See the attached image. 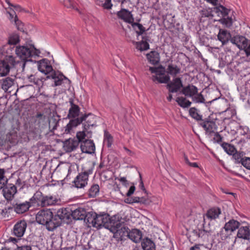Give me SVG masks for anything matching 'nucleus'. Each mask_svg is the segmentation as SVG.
I'll list each match as a JSON object with an SVG mask.
<instances>
[{
  "instance_id": "f257e3e1",
  "label": "nucleus",
  "mask_w": 250,
  "mask_h": 250,
  "mask_svg": "<svg viewBox=\"0 0 250 250\" xmlns=\"http://www.w3.org/2000/svg\"><path fill=\"white\" fill-rule=\"evenodd\" d=\"M86 219L88 225H91L98 229L102 227L108 228L110 223L109 215L105 213L98 214L95 212H88Z\"/></svg>"
},
{
  "instance_id": "f03ea898",
  "label": "nucleus",
  "mask_w": 250,
  "mask_h": 250,
  "mask_svg": "<svg viewBox=\"0 0 250 250\" xmlns=\"http://www.w3.org/2000/svg\"><path fill=\"white\" fill-rule=\"evenodd\" d=\"M54 215L49 209L40 210L36 214L37 222L43 225H45L46 229L49 231H53L56 229L55 222L53 221Z\"/></svg>"
},
{
  "instance_id": "7ed1b4c3",
  "label": "nucleus",
  "mask_w": 250,
  "mask_h": 250,
  "mask_svg": "<svg viewBox=\"0 0 250 250\" xmlns=\"http://www.w3.org/2000/svg\"><path fill=\"white\" fill-rule=\"evenodd\" d=\"M15 52L18 57L23 61H28V59L37 55L39 52L33 45H22L16 47Z\"/></svg>"
},
{
  "instance_id": "20e7f679",
  "label": "nucleus",
  "mask_w": 250,
  "mask_h": 250,
  "mask_svg": "<svg viewBox=\"0 0 250 250\" xmlns=\"http://www.w3.org/2000/svg\"><path fill=\"white\" fill-rule=\"evenodd\" d=\"M149 70L155 75L152 76V80L153 82H157L159 83H167L170 78L166 75V70L162 66L159 67H149Z\"/></svg>"
},
{
  "instance_id": "39448f33",
  "label": "nucleus",
  "mask_w": 250,
  "mask_h": 250,
  "mask_svg": "<svg viewBox=\"0 0 250 250\" xmlns=\"http://www.w3.org/2000/svg\"><path fill=\"white\" fill-rule=\"evenodd\" d=\"M216 119H211L210 116L202 120L199 125L206 131V134L208 135L215 133L217 130V126L215 123Z\"/></svg>"
},
{
  "instance_id": "423d86ee",
  "label": "nucleus",
  "mask_w": 250,
  "mask_h": 250,
  "mask_svg": "<svg viewBox=\"0 0 250 250\" xmlns=\"http://www.w3.org/2000/svg\"><path fill=\"white\" fill-rule=\"evenodd\" d=\"M92 172V170H88L87 171L79 173L73 182L74 186L78 188H84L87 185L88 176Z\"/></svg>"
},
{
  "instance_id": "0eeeda50",
  "label": "nucleus",
  "mask_w": 250,
  "mask_h": 250,
  "mask_svg": "<svg viewBox=\"0 0 250 250\" xmlns=\"http://www.w3.org/2000/svg\"><path fill=\"white\" fill-rule=\"evenodd\" d=\"M88 116H83L79 118L71 120L67 125L64 127V133H71L73 131V128L76 127L79 125H80L83 120H85Z\"/></svg>"
},
{
  "instance_id": "6e6552de",
  "label": "nucleus",
  "mask_w": 250,
  "mask_h": 250,
  "mask_svg": "<svg viewBox=\"0 0 250 250\" xmlns=\"http://www.w3.org/2000/svg\"><path fill=\"white\" fill-rule=\"evenodd\" d=\"M27 228V223L24 220L17 222L13 228V234L18 237H22Z\"/></svg>"
},
{
  "instance_id": "1a4fd4ad",
  "label": "nucleus",
  "mask_w": 250,
  "mask_h": 250,
  "mask_svg": "<svg viewBox=\"0 0 250 250\" xmlns=\"http://www.w3.org/2000/svg\"><path fill=\"white\" fill-rule=\"evenodd\" d=\"M2 188L3 194L5 198L7 200H12L17 193V187L12 184H8Z\"/></svg>"
},
{
  "instance_id": "9d476101",
  "label": "nucleus",
  "mask_w": 250,
  "mask_h": 250,
  "mask_svg": "<svg viewBox=\"0 0 250 250\" xmlns=\"http://www.w3.org/2000/svg\"><path fill=\"white\" fill-rule=\"evenodd\" d=\"M238 238H242L244 240L250 239V227L249 226L239 227L236 236L233 242L235 244Z\"/></svg>"
},
{
  "instance_id": "9b49d317",
  "label": "nucleus",
  "mask_w": 250,
  "mask_h": 250,
  "mask_svg": "<svg viewBox=\"0 0 250 250\" xmlns=\"http://www.w3.org/2000/svg\"><path fill=\"white\" fill-rule=\"evenodd\" d=\"M47 79H52L54 80V84L53 86H57L62 84L64 81L67 82L69 83L70 81L62 74L58 73L56 72H53L49 75L47 76Z\"/></svg>"
},
{
  "instance_id": "f8f14e48",
  "label": "nucleus",
  "mask_w": 250,
  "mask_h": 250,
  "mask_svg": "<svg viewBox=\"0 0 250 250\" xmlns=\"http://www.w3.org/2000/svg\"><path fill=\"white\" fill-rule=\"evenodd\" d=\"M117 15L119 19L123 20L127 23L131 24L134 21L131 12L129 11L125 8H121V9L117 12Z\"/></svg>"
},
{
  "instance_id": "ddd939ff",
  "label": "nucleus",
  "mask_w": 250,
  "mask_h": 250,
  "mask_svg": "<svg viewBox=\"0 0 250 250\" xmlns=\"http://www.w3.org/2000/svg\"><path fill=\"white\" fill-rule=\"evenodd\" d=\"M38 68L40 71L45 75H49L52 72H55L48 61L45 59L38 62Z\"/></svg>"
},
{
  "instance_id": "4468645a",
  "label": "nucleus",
  "mask_w": 250,
  "mask_h": 250,
  "mask_svg": "<svg viewBox=\"0 0 250 250\" xmlns=\"http://www.w3.org/2000/svg\"><path fill=\"white\" fill-rule=\"evenodd\" d=\"M230 41L232 44L236 45L239 49L243 50L244 48H246L249 40L244 36L237 35L232 37Z\"/></svg>"
},
{
  "instance_id": "2eb2a0df",
  "label": "nucleus",
  "mask_w": 250,
  "mask_h": 250,
  "mask_svg": "<svg viewBox=\"0 0 250 250\" xmlns=\"http://www.w3.org/2000/svg\"><path fill=\"white\" fill-rule=\"evenodd\" d=\"M31 206L32 205L30 201H25L22 203L17 202L13 205V208L17 213L22 214L27 211Z\"/></svg>"
},
{
  "instance_id": "dca6fc26",
  "label": "nucleus",
  "mask_w": 250,
  "mask_h": 250,
  "mask_svg": "<svg viewBox=\"0 0 250 250\" xmlns=\"http://www.w3.org/2000/svg\"><path fill=\"white\" fill-rule=\"evenodd\" d=\"M167 87L169 92L170 93L177 92L182 87H184L182 81L180 78L173 79L172 81L167 84Z\"/></svg>"
},
{
  "instance_id": "f3484780",
  "label": "nucleus",
  "mask_w": 250,
  "mask_h": 250,
  "mask_svg": "<svg viewBox=\"0 0 250 250\" xmlns=\"http://www.w3.org/2000/svg\"><path fill=\"white\" fill-rule=\"evenodd\" d=\"M69 215L65 208H61L58 210L57 214L54 215L53 221L55 222L56 228L61 225L62 221L68 218Z\"/></svg>"
},
{
  "instance_id": "a211bd4d",
  "label": "nucleus",
  "mask_w": 250,
  "mask_h": 250,
  "mask_svg": "<svg viewBox=\"0 0 250 250\" xmlns=\"http://www.w3.org/2000/svg\"><path fill=\"white\" fill-rule=\"evenodd\" d=\"M81 148L83 153L92 154L95 152V146L92 141L85 140L81 144Z\"/></svg>"
},
{
  "instance_id": "6ab92c4d",
  "label": "nucleus",
  "mask_w": 250,
  "mask_h": 250,
  "mask_svg": "<svg viewBox=\"0 0 250 250\" xmlns=\"http://www.w3.org/2000/svg\"><path fill=\"white\" fill-rule=\"evenodd\" d=\"M87 212L83 208H79L72 211L71 215L75 220H83L87 223Z\"/></svg>"
},
{
  "instance_id": "aec40b11",
  "label": "nucleus",
  "mask_w": 250,
  "mask_h": 250,
  "mask_svg": "<svg viewBox=\"0 0 250 250\" xmlns=\"http://www.w3.org/2000/svg\"><path fill=\"white\" fill-rule=\"evenodd\" d=\"M44 196L41 191H36L32 197L30 199L32 206L36 205L38 206L43 207Z\"/></svg>"
},
{
  "instance_id": "412c9836",
  "label": "nucleus",
  "mask_w": 250,
  "mask_h": 250,
  "mask_svg": "<svg viewBox=\"0 0 250 250\" xmlns=\"http://www.w3.org/2000/svg\"><path fill=\"white\" fill-rule=\"evenodd\" d=\"M70 107L69 108L67 117L70 118H78L80 113V107L77 104L73 103V100L70 99L69 101Z\"/></svg>"
},
{
  "instance_id": "4be33fe9",
  "label": "nucleus",
  "mask_w": 250,
  "mask_h": 250,
  "mask_svg": "<svg viewBox=\"0 0 250 250\" xmlns=\"http://www.w3.org/2000/svg\"><path fill=\"white\" fill-rule=\"evenodd\" d=\"M198 91V89L195 86L192 84H188L183 87L181 93L186 97L192 98L197 93Z\"/></svg>"
},
{
  "instance_id": "5701e85b",
  "label": "nucleus",
  "mask_w": 250,
  "mask_h": 250,
  "mask_svg": "<svg viewBox=\"0 0 250 250\" xmlns=\"http://www.w3.org/2000/svg\"><path fill=\"white\" fill-rule=\"evenodd\" d=\"M79 142L75 139H69L63 143V147L67 152H71L78 146Z\"/></svg>"
},
{
  "instance_id": "b1692460",
  "label": "nucleus",
  "mask_w": 250,
  "mask_h": 250,
  "mask_svg": "<svg viewBox=\"0 0 250 250\" xmlns=\"http://www.w3.org/2000/svg\"><path fill=\"white\" fill-rule=\"evenodd\" d=\"M128 237L135 243H138L142 237V232L137 229H133L127 234Z\"/></svg>"
},
{
  "instance_id": "393cba45",
  "label": "nucleus",
  "mask_w": 250,
  "mask_h": 250,
  "mask_svg": "<svg viewBox=\"0 0 250 250\" xmlns=\"http://www.w3.org/2000/svg\"><path fill=\"white\" fill-rule=\"evenodd\" d=\"M132 42L136 48L141 51L146 50L149 49V44L146 42L144 37L142 38L141 42H135L134 41H130Z\"/></svg>"
},
{
  "instance_id": "a878e982",
  "label": "nucleus",
  "mask_w": 250,
  "mask_h": 250,
  "mask_svg": "<svg viewBox=\"0 0 250 250\" xmlns=\"http://www.w3.org/2000/svg\"><path fill=\"white\" fill-rule=\"evenodd\" d=\"M218 39L222 42L223 44H226L231 38L230 34L226 30L220 29L217 36Z\"/></svg>"
},
{
  "instance_id": "bb28decb",
  "label": "nucleus",
  "mask_w": 250,
  "mask_h": 250,
  "mask_svg": "<svg viewBox=\"0 0 250 250\" xmlns=\"http://www.w3.org/2000/svg\"><path fill=\"white\" fill-rule=\"evenodd\" d=\"M221 212V211L220 208H212L207 211L206 216H204V218L205 217L206 220L207 218L210 220H214L219 217Z\"/></svg>"
},
{
  "instance_id": "cd10ccee",
  "label": "nucleus",
  "mask_w": 250,
  "mask_h": 250,
  "mask_svg": "<svg viewBox=\"0 0 250 250\" xmlns=\"http://www.w3.org/2000/svg\"><path fill=\"white\" fill-rule=\"evenodd\" d=\"M240 225V223L237 220L230 219L228 222L226 223L224 227L233 232L237 229H238Z\"/></svg>"
},
{
  "instance_id": "c85d7f7f",
  "label": "nucleus",
  "mask_w": 250,
  "mask_h": 250,
  "mask_svg": "<svg viewBox=\"0 0 250 250\" xmlns=\"http://www.w3.org/2000/svg\"><path fill=\"white\" fill-rule=\"evenodd\" d=\"M146 56L149 62L152 64H157L160 61L159 54L156 51H151Z\"/></svg>"
},
{
  "instance_id": "c756f323",
  "label": "nucleus",
  "mask_w": 250,
  "mask_h": 250,
  "mask_svg": "<svg viewBox=\"0 0 250 250\" xmlns=\"http://www.w3.org/2000/svg\"><path fill=\"white\" fill-rule=\"evenodd\" d=\"M206 223V218H204L203 229L194 230V232L199 237H203L204 236H208L211 234V230L210 229H206L205 225Z\"/></svg>"
},
{
  "instance_id": "7c9ffc66",
  "label": "nucleus",
  "mask_w": 250,
  "mask_h": 250,
  "mask_svg": "<svg viewBox=\"0 0 250 250\" xmlns=\"http://www.w3.org/2000/svg\"><path fill=\"white\" fill-rule=\"evenodd\" d=\"M125 203L129 204H132L133 203H141L145 204L147 203V200L144 197H133L126 198L125 200Z\"/></svg>"
},
{
  "instance_id": "2f4dec72",
  "label": "nucleus",
  "mask_w": 250,
  "mask_h": 250,
  "mask_svg": "<svg viewBox=\"0 0 250 250\" xmlns=\"http://www.w3.org/2000/svg\"><path fill=\"white\" fill-rule=\"evenodd\" d=\"M142 246L144 250H155L154 243L149 239L146 238L142 243Z\"/></svg>"
},
{
  "instance_id": "473e14b6",
  "label": "nucleus",
  "mask_w": 250,
  "mask_h": 250,
  "mask_svg": "<svg viewBox=\"0 0 250 250\" xmlns=\"http://www.w3.org/2000/svg\"><path fill=\"white\" fill-rule=\"evenodd\" d=\"M10 70L9 64H7L4 61H0V77L7 75Z\"/></svg>"
},
{
  "instance_id": "72a5a7b5",
  "label": "nucleus",
  "mask_w": 250,
  "mask_h": 250,
  "mask_svg": "<svg viewBox=\"0 0 250 250\" xmlns=\"http://www.w3.org/2000/svg\"><path fill=\"white\" fill-rule=\"evenodd\" d=\"M57 201L56 198L53 196L44 195L43 207L55 205Z\"/></svg>"
},
{
  "instance_id": "f704fd0d",
  "label": "nucleus",
  "mask_w": 250,
  "mask_h": 250,
  "mask_svg": "<svg viewBox=\"0 0 250 250\" xmlns=\"http://www.w3.org/2000/svg\"><path fill=\"white\" fill-rule=\"evenodd\" d=\"M218 235L222 240H226L230 238L232 232L224 226L218 233Z\"/></svg>"
},
{
  "instance_id": "c9c22d12",
  "label": "nucleus",
  "mask_w": 250,
  "mask_h": 250,
  "mask_svg": "<svg viewBox=\"0 0 250 250\" xmlns=\"http://www.w3.org/2000/svg\"><path fill=\"white\" fill-rule=\"evenodd\" d=\"M14 80L12 78L7 77L4 79L1 83V88L7 91L14 84Z\"/></svg>"
},
{
  "instance_id": "e433bc0d",
  "label": "nucleus",
  "mask_w": 250,
  "mask_h": 250,
  "mask_svg": "<svg viewBox=\"0 0 250 250\" xmlns=\"http://www.w3.org/2000/svg\"><path fill=\"white\" fill-rule=\"evenodd\" d=\"M176 101L178 104L183 108H187L189 107L191 104V103L186 98L183 97H179L177 98Z\"/></svg>"
},
{
  "instance_id": "4c0bfd02",
  "label": "nucleus",
  "mask_w": 250,
  "mask_h": 250,
  "mask_svg": "<svg viewBox=\"0 0 250 250\" xmlns=\"http://www.w3.org/2000/svg\"><path fill=\"white\" fill-rule=\"evenodd\" d=\"M132 27L136 31L137 36L142 35L146 31L145 28L140 23L134 22L131 23Z\"/></svg>"
},
{
  "instance_id": "58836bf2",
  "label": "nucleus",
  "mask_w": 250,
  "mask_h": 250,
  "mask_svg": "<svg viewBox=\"0 0 250 250\" xmlns=\"http://www.w3.org/2000/svg\"><path fill=\"white\" fill-rule=\"evenodd\" d=\"M221 146L225 151L229 155H232L236 151V149L234 146L228 143H223Z\"/></svg>"
},
{
  "instance_id": "ea45409f",
  "label": "nucleus",
  "mask_w": 250,
  "mask_h": 250,
  "mask_svg": "<svg viewBox=\"0 0 250 250\" xmlns=\"http://www.w3.org/2000/svg\"><path fill=\"white\" fill-rule=\"evenodd\" d=\"M167 72L171 75L176 76L180 73V69L176 65L169 64L167 68Z\"/></svg>"
},
{
  "instance_id": "a19ab883",
  "label": "nucleus",
  "mask_w": 250,
  "mask_h": 250,
  "mask_svg": "<svg viewBox=\"0 0 250 250\" xmlns=\"http://www.w3.org/2000/svg\"><path fill=\"white\" fill-rule=\"evenodd\" d=\"M99 186L97 184L93 185L88 190V196L90 197H96L99 192Z\"/></svg>"
},
{
  "instance_id": "79ce46f5",
  "label": "nucleus",
  "mask_w": 250,
  "mask_h": 250,
  "mask_svg": "<svg viewBox=\"0 0 250 250\" xmlns=\"http://www.w3.org/2000/svg\"><path fill=\"white\" fill-rule=\"evenodd\" d=\"M5 171L0 168V189L3 188L7 184L8 179L4 176Z\"/></svg>"
},
{
  "instance_id": "37998d69",
  "label": "nucleus",
  "mask_w": 250,
  "mask_h": 250,
  "mask_svg": "<svg viewBox=\"0 0 250 250\" xmlns=\"http://www.w3.org/2000/svg\"><path fill=\"white\" fill-rule=\"evenodd\" d=\"M213 9L216 13L220 12L223 17L228 15L229 12L230 11L229 10L226 8L225 7L222 5H220L219 6L214 7Z\"/></svg>"
},
{
  "instance_id": "c03bdc74",
  "label": "nucleus",
  "mask_w": 250,
  "mask_h": 250,
  "mask_svg": "<svg viewBox=\"0 0 250 250\" xmlns=\"http://www.w3.org/2000/svg\"><path fill=\"white\" fill-rule=\"evenodd\" d=\"M190 116L197 121L201 122L202 120V116L199 115L195 108H191L189 111Z\"/></svg>"
},
{
  "instance_id": "a18cd8bd",
  "label": "nucleus",
  "mask_w": 250,
  "mask_h": 250,
  "mask_svg": "<svg viewBox=\"0 0 250 250\" xmlns=\"http://www.w3.org/2000/svg\"><path fill=\"white\" fill-rule=\"evenodd\" d=\"M212 10L210 8L208 9H203L200 11V14L201 15V17H207V18H212L213 15L212 14Z\"/></svg>"
},
{
  "instance_id": "49530a36",
  "label": "nucleus",
  "mask_w": 250,
  "mask_h": 250,
  "mask_svg": "<svg viewBox=\"0 0 250 250\" xmlns=\"http://www.w3.org/2000/svg\"><path fill=\"white\" fill-rule=\"evenodd\" d=\"M19 42V36L17 34H13L9 37L8 43L9 44H16Z\"/></svg>"
},
{
  "instance_id": "de8ad7c7",
  "label": "nucleus",
  "mask_w": 250,
  "mask_h": 250,
  "mask_svg": "<svg viewBox=\"0 0 250 250\" xmlns=\"http://www.w3.org/2000/svg\"><path fill=\"white\" fill-rule=\"evenodd\" d=\"M86 115H84V116H85ZM87 117L86 118V120L85 121H86L87 125H84V128L86 129L87 127H88L90 126H93L94 125V117L93 115L91 114H89L88 115H86Z\"/></svg>"
},
{
  "instance_id": "09e8293b",
  "label": "nucleus",
  "mask_w": 250,
  "mask_h": 250,
  "mask_svg": "<svg viewBox=\"0 0 250 250\" xmlns=\"http://www.w3.org/2000/svg\"><path fill=\"white\" fill-rule=\"evenodd\" d=\"M232 158L234 160V163L235 164L242 163V161L243 160V155L238 152L236 150L233 154H232Z\"/></svg>"
},
{
  "instance_id": "8fccbe9b",
  "label": "nucleus",
  "mask_w": 250,
  "mask_h": 250,
  "mask_svg": "<svg viewBox=\"0 0 250 250\" xmlns=\"http://www.w3.org/2000/svg\"><path fill=\"white\" fill-rule=\"evenodd\" d=\"M113 139L111 135L108 133L107 132H104V143L105 144L107 147H109L111 146L112 143Z\"/></svg>"
},
{
  "instance_id": "3c124183",
  "label": "nucleus",
  "mask_w": 250,
  "mask_h": 250,
  "mask_svg": "<svg viewBox=\"0 0 250 250\" xmlns=\"http://www.w3.org/2000/svg\"><path fill=\"white\" fill-rule=\"evenodd\" d=\"M191 98L193 102L197 103H204L205 101L203 95L201 93L199 94L198 92L197 94H195Z\"/></svg>"
},
{
  "instance_id": "603ef678",
  "label": "nucleus",
  "mask_w": 250,
  "mask_h": 250,
  "mask_svg": "<svg viewBox=\"0 0 250 250\" xmlns=\"http://www.w3.org/2000/svg\"><path fill=\"white\" fill-rule=\"evenodd\" d=\"M219 21L222 24L225 25L227 27H230L232 24V19L231 18H224L219 20Z\"/></svg>"
},
{
  "instance_id": "864d4df0",
  "label": "nucleus",
  "mask_w": 250,
  "mask_h": 250,
  "mask_svg": "<svg viewBox=\"0 0 250 250\" xmlns=\"http://www.w3.org/2000/svg\"><path fill=\"white\" fill-rule=\"evenodd\" d=\"M29 81L34 83L37 85L40 86L42 84L43 82L38 78H36L35 75H31L28 77Z\"/></svg>"
},
{
  "instance_id": "5fc2aeb1",
  "label": "nucleus",
  "mask_w": 250,
  "mask_h": 250,
  "mask_svg": "<svg viewBox=\"0 0 250 250\" xmlns=\"http://www.w3.org/2000/svg\"><path fill=\"white\" fill-rule=\"evenodd\" d=\"M14 21L17 29L21 31H24V25L22 22L19 20L17 16H15Z\"/></svg>"
},
{
  "instance_id": "6e6d98bb",
  "label": "nucleus",
  "mask_w": 250,
  "mask_h": 250,
  "mask_svg": "<svg viewBox=\"0 0 250 250\" xmlns=\"http://www.w3.org/2000/svg\"><path fill=\"white\" fill-rule=\"evenodd\" d=\"M76 137L77 138V141L79 142V144L80 143H82V142H83L85 140H86L85 139V134L84 131H79L77 133Z\"/></svg>"
},
{
  "instance_id": "4d7b16f0",
  "label": "nucleus",
  "mask_w": 250,
  "mask_h": 250,
  "mask_svg": "<svg viewBox=\"0 0 250 250\" xmlns=\"http://www.w3.org/2000/svg\"><path fill=\"white\" fill-rule=\"evenodd\" d=\"M59 122L55 119H52L49 123V128L51 131H54L57 128Z\"/></svg>"
},
{
  "instance_id": "13d9d810",
  "label": "nucleus",
  "mask_w": 250,
  "mask_h": 250,
  "mask_svg": "<svg viewBox=\"0 0 250 250\" xmlns=\"http://www.w3.org/2000/svg\"><path fill=\"white\" fill-rule=\"evenodd\" d=\"M241 164L247 169L250 170V157L243 158Z\"/></svg>"
},
{
  "instance_id": "bf43d9fd",
  "label": "nucleus",
  "mask_w": 250,
  "mask_h": 250,
  "mask_svg": "<svg viewBox=\"0 0 250 250\" xmlns=\"http://www.w3.org/2000/svg\"><path fill=\"white\" fill-rule=\"evenodd\" d=\"M3 61H5L7 64H9V66L10 65H14L15 63L14 58L11 55L6 56L5 59Z\"/></svg>"
},
{
  "instance_id": "052dcab7",
  "label": "nucleus",
  "mask_w": 250,
  "mask_h": 250,
  "mask_svg": "<svg viewBox=\"0 0 250 250\" xmlns=\"http://www.w3.org/2000/svg\"><path fill=\"white\" fill-rule=\"evenodd\" d=\"M103 6L106 9H110L112 7L111 0H104V2L103 4Z\"/></svg>"
},
{
  "instance_id": "680f3d73",
  "label": "nucleus",
  "mask_w": 250,
  "mask_h": 250,
  "mask_svg": "<svg viewBox=\"0 0 250 250\" xmlns=\"http://www.w3.org/2000/svg\"><path fill=\"white\" fill-rule=\"evenodd\" d=\"M243 50H244L247 57L250 56V41L249 40L248 43H247L246 48H244Z\"/></svg>"
},
{
  "instance_id": "e2e57ef3",
  "label": "nucleus",
  "mask_w": 250,
  "mask_h": 250,
  "mask_svg": "<svg viewBox=\"0 0 250 250\" xmlns=\"http://www.w3.org/2000/svg\"><path fill=\"white\" fill-rule=\"evenodd\" d=\"M17 11L27 12V11L24 8H22L19 5H14L13 6Z\"/></svg>"
},
{
  "instance_id": "0e129e2a",
  "label": "nucleus",
  "mask_w": 250,
  "mask_h": 250,
  "mask_svg": "<svg viewBox=\"0 0 250 250\" xmlns=\"http://www.w3.org/2000/svg\"><path fill=\"white\" fill-rule=\"evenodd\" d=\"M214 139L218 143L220 142L222 140V137L218 132H215L214 134Z\"/></svg>"
},
{
  "instance_id": "69168bd1",
  "label": "nucleus",
  "mask_w": 250,
  "mask_h": 250,
  "mask_svg": "<svg viewBox=\"0 0 250 250\" xmlns=\"http://www.w3.org/2000/svg\"><path fill=\"white\" fill-rule=\"evenodd\" d=\"M135 190V187L134 186H131L130 187L128 191L126 193V196L128 197L130 196L131 195H132L134 193Z\"/></svg>"
},
{
  "instance_id": "338daca9",
  "label": "nucleus",
  "mask_w": 250,
  "mask_h": 250,
  "mask_svg": "<svg viewBox=\"0 0 250 250\" xmlns=\"http://www.w3.org/2000/svg\"><path fill=\"white\" fill-rule=\"evenodd\" d=\"M16 250H31V248L30 246H24L18 247Z\"/></svg>"
},
{
  "instance_id": "774afa93",
  "label": "nucleus",
  "mask_w": 250,
  "mask_h": 250,
  "mask_svg": "<svg viewBox=\"0 0 250 250\" xmlns=\"http://www.w3.org/2000/svg\"><path fill=\"white\" fill-rule=\"evenodd\" d=\"M118 180L120 181L124 185L126 186L127 184V181L126 178L124 177L118 178Z\"/></svg>"
}]
</instances>
